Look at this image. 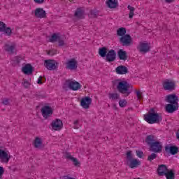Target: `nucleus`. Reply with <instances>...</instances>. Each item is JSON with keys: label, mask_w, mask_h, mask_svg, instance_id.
Listing matches in <instances>:
<instances>
[{"label": "nucleus", "mask_w": 179, "mask_h": 179, "mask_svg": "<svg viewBox=\"0 0 179 179\" xmlns=\"http://www.w3.org/2000/svg\"><path fill=\"white\" fill-rule=\"evenodd\" d=\"M145 143L149 146L150 152L154 153H161L163 150V144L157 141V137L155 135H148L145 138Z\"/></svg>", "instance_id": "1"}, {"label": "nucleus", "mask_w": 179, "mask_h": 179, "mask_svg": "<svg viewBox=\"0 0 179 179\" xmlns=\"http://www.w3.org/2000/svg\"><path fill=\"white\" fill-rule=\"evenodd\" d=\"M144 120L148 124H159V122L163 120L160 114L155 111V109L152 108L150 110L143 116Z\"/></svg>", "instance_id": "2"}, {"label": "nucleus", "mask_w": 179, "mask_h": 179, "mask_svg": "<svg viewBox=\"0 0 179 179\" xmlns=\"http://www.w3.org/2000/svg\"><path fill=\"white\" fill-rule=\"evenodd\" d=\"M115 85H116V89L119 93L122 94H127L129 96V87L130 85L126 80H116L115 81Z\"/></svg>", "instance_id": "3"}, {"label": "nucleus", "mask_w": 179, "mask_h": 179, "mask_svg": "<svg viewBox=\"0 0 179 179\" xmlns=\"http://www.w3.org/2000/svg\"><path fill=\"white\" fill-rule=\"evenodd\" d=\"M127 166L130 169H136L138 166H141V161L137 159H134L132 156V151H128L126 154Z\"/></svg>", "instance_id": "4"}, {"label": "nucleus", "mask_w": 179, "mask_h": 179, "mask_svg": "<svg viewBox=\"0 0 179 179\" xmlns=\"http://www.w3.org/2000/svg\"><path fill=\"white\" fill-rule=\"evenodd\" d=\"M162 86H163L164 90L173 92V90H176V81L171 79H166L163 81Z\"/></svg>", "instance_id": "5"}, {"label": "nucleus", "mask_w": 179, "mask_h": 179, "mask_svg": "<svg viewBox=\"0 0 179 179\" xmlns=\"http://www.w3.org/2000/svg\"><path fill=\"white\" fill-rule=\"evenodd\" d=\"M64 85L69 87L70 90L73 91L79 90V89L82 88V85H80V83L72 80H66Z\"/></svg>", "instance_id": "6"}, {"label": "nucleus", "mask_w": 179, "mask_h": 179, "mask_svg": "<svg viewBox=\"0 0 179 179\" xmlns=\"http://www.w3.org/2000/svg\"><path fill=\"white\" fill-rule=\"evenodd\" d=\"M119 41L123 47H129V45L132 44V37H131V35L129 34H126L123 36H121L119 39Z\"/></svg>", "instance_id": "7"}, {"label": "nucleus", "mask_w": 179, "mask_h": 179, "mask_svg": "<svg viewBox=\"0 0 179 179\" xmlns=\"http://www.w3.org/2000/svg\"><path fill=\"white\" fill-rule=\"evenodd\" d=\"M43 65L48 71H55L58 66V63L55 60L48 59L45 60Z\"/></svg>", "instance_id": "8"}, {"label": "nucleus", "mask_w": 179, "mask_h": 179, "mask_svg": "<svg viewBox=\"0 0 179 179\" xmlns=\"http://www.w3.org/2000/svg\"><path fill=\"white\" fill-rule=\"evenodd\" d=\"M66 69H69L70 71L78 69V61H76V59L73 58L68 60L66 63Z\"/></svg>", "instance_id": "9"}, {"label": "nucleus", "mask_w": 179, "mask_h": 179, "mask_svg": "<svg viewBox=\"0 0 179 179\" xmlns=\"http://www.w3.org/2000/svg\"><path fill=\"white\" fill-rule=\"evenodd\" d=\"M52 108L51 106H45L41 108V113L43 117L47 120V118H49V117H51L52 115Z\"/></svg>", "instance_id": "10"}, {"label": "nucleus", "mask_w": 179, "mask_h": 179, "mask_svg": "<svg viewBox=\"0 0 179 179\" xmlns=\"http://www.w3.org/2000/svg\"><path fill=\"white\" fill-rule=\"evenodd\" d=\"M63 125L64 124H62V121L59 119L55 120L51 124L52 129L54 131H61V129H62Z\"/></svg>", "instance_id": "11"}, {"label": "nucleus", "mask_w": 179, "mask_h": 179, "mask_svg": "<svg viewBox=\"0 0 179 179\" xmlns=\"http://www.w3.org/2000/svg\"><path fill=\"white\" fill-rule=\"evenodd\" d=\"M116 57L117 52H115V50L111 49L109 51H108V53L106 54V61L108 62H114V61H115Z\"/></svg>", "instance_id": "12"}, {"label": "nucleus", "mask_w": 179, "mask_h": 179, "mask_svg": "<svg viewBox=\"0 0 179 179\" xmlns=\"http://www.w3.org/2000/svg\"><path fill=\"white\" fill-rule=\"evenodd\" d=\"M90 104H92V98L85 96L81 99L80 106H83V108L87 110L90 107Z\"/></svg>", "instance_id": "13"}, {"label": "nucleus", "mask_w": 179, "mask_h": 179, "mask_svg": "<svg viewBox=\"0 0 179 179\" xmlns=\"http://www.w3.org/2000/svg\"><path fill=\"white\" fill-rule=\"evenodd\" d=\"M10 156L3 150H0V160L1 163H9Z\"/></svg>", "instance_id": "14"}, {"label": "nucleus", "mask_w": 179, "mask_h": 179, "mask_svg": "<svg viewBox=\"0 0 179 179\" xmlns=\"http://www.w3.org/2000/svg\"><path fill=\"white\" fill-rule=\"evenodd\" d=\"M167 166L164 164H161L158 166L157 170V173L159 177H164V175L167 173Z\"/></svg>", "instance_id": "15"}, {"label": "nucleus", "mask_w": 179, "mask_h": 179, "mask_svg": "<svg viewBox=\"0 0 179 179\" xmlns=\"http://www.w3.org/2000/svg\"><path fill=\"white\" fill-rule=\"evenodd\" d=\"M166 101L171 104L178 106V96L176 94H169L166 96Z\"/></svg>", "instance_id": "16"}, {"label": "nucleus", "mask_w": 179, "mask_h": 179, "mask_svg": "<svg viewBox=\"0 0 179 179\" xmlns=\"http://www.w3.org/2000/svg\"><path fill=\"white\" fill-rule=\"evenodd\" d=\"M165 152L170 153L171 155H177L178 153V148L177 146H165Z\"/></svg>", "instance_id": "17"}, {"label": "nucleus", "mask_w": 179, "mask_h": 179, "mask_svg": "<svg viewBox=\"0 0 179 179\" xmlns=\"http://www.w3.org/2000/svg\"><path fill=\"white\" fill-rule=\"evenodd\" d=\"M138 50H139L140 52H145V53L149 52V51L150 50V46H149V43L141 42L139 43Z\"/></svg>", "instance_id": "18"}, {"label": "nucleus", "mask_w": 179, "mask_h": 179, "mask_svg": "<svg viewBox=\"0 0 179 179\" xmlns=\"http://www.w3.org/2000/svg\"><path fill=\"white\" fill-rule=\"evenodd\" d=\"M177 110H178V105L177 104L169 103L166 106V113H169V114L177 111Z\"/></svg>", "instance_id": "19"}, {"label": "nucleus", "mask_w": 179, "mask_h": 179, "mask_svg": "<svg viewBox=\"0 0 179 179\" xmlns=\"http://www.w3.org/2000/svg\"><path fill=\"white\" fill-rule=\"evenodd\" d=\"M115 71L117 75H127V73H128V68L123 65L117 66Z\"/></svg>", "instance_id": "20"}, {"label": "nucleus", "mask_w": 179, "mask_h": 179, "mask_svg": "<svg viewBox=\"0 0 179 179\" xmlns=\"http://www.w3.org/2000/svg\"><path fill=\"white\" fill-rule=\"evenodd\" d=\"M35 16L36 17H38L39 19H43L46 16L45 10H44V9L43 8H36L35 10Z\"/></svg>", "instance_id": "21"}, {"label": "nucleus", "mask_w": 179, "mask_h": 179, "mask_svg": "<svg viewBox=\"0 0 179 179\" xmlns=\"http://www.w3.org/2000/svg\"><path fill=\"white\" fill-rule=\"evenodd\" d=\"M5 50L8 52V54H15L16 52V45L12 43L11 45L6 44L5 45Z\"/></svg>", "instance_id": "22"}, {"label": "nucleus", "mask_w": 179, "mask_h": 179, "mask_svg": "<svg viewBox=\"0 0 179 179\" xmlns=\"http://www.w3.org/2000/svg\"><path fill=\"white\" fill-rule=\"evenodd\" d=\"M65 158L68 159L69 160H71V162H73L74 166H80V162H79L78 159L71 156V153L66 152V155H65Z\"/></svg>", "instance_id": "23"}, {"label": "nucleus", "mask_w": 179, "mask_h": 179, "mask_svg": "<svg viewBox=\"0 0 179 179\" xmlns=\"http://www.w3.org/2000/svg\"><path fill=\"white\" fill-rule=\"evenodd\" d=\"M117 55L119 57V59L122 61H127L128 59V55H127V51L120 49L117 52Z\"/></svg>", "instance_id": "24"}, {"label": "nucleus", "mask_w": 179, "mask_h": 179, "mask_svg": "<svg viewBox=\"0 0 179 179\" xmlns=\"http://www.w3.org/2000/svg\"><path fill=\"white\" fill-rule=\"evenodd\" d=\"M22 72L25 73V75H31L33 73V66L31 64H27L25 66L22 68Z\"/></svg>", "instance_id": "25"}, {"label": "nucleus", "mask_w": 179, "mask_h": 179, "mask_svg": "<svg viewBox=\"0 0 179 179\" xmlns=\"http://www.w3.org/2000/svg\"><path fill=\"white\" fill-rule=\"evenodd\" d=\"M106 3L110 9H115V8L118 6L117 0H107Z\"/></svg>", "instance_id": "26"}, {"label": "nucleus", "mask_w": 179, "mask_h": 179, "mask_svg": "<svg viewBox=\"0 0 179 179\" xmlns=\"http://www.w3.org/2000/svg\"><path fill=\"white\" fill-rule=\"evenodd\" d=\"M108 52V49L106 47L100 48L99 50V55L102 58L106 57L107 56Z\"/></svg>", "instance_id": "27"}, {"label": "nucleus", "mask_w": 179, "mask_h": 179, "mask_svg": "<svg viewBox=\"0 0 179 179\" xmlns=\"http://www.w3.org/2000/svg\"><path fill=\"white\" fill-rule=\"evenodd\" d=\"M83 15H85L83 10H82L81 8H77L75 12L74 16L78 19H83Z\"/></svg>", "instance_id": "28"}, {"label": "nucleus", "mask_w": 179, "mask_h": 179, "mask_svg": "<svg viewBox=\"0 0 179 179\" xmlns=\"http://www.w3.org/2000/svg\"><path fill=\"white\" fill-rule=\"evenodd\" d=\"M166 179H174L176 178V174L173 170H167L166 174L164 175Z\"/></svg>", "instance_id": "29"}, {"label": "nucleus", "mask_w": 179, "mask_h": 179, "mask_svg": "<svg viewBox=\"0 0 179 179\" xmlns=\"http://www.w3.org/2000/svg\"><path fill=\"white\" fill-rule=\"evenodd\" d=\"M41 145H43V142H41V138L36 137L34 141V148L38 149L41 147Z\"/></svg>", "instance_id": "30"}, {"label": "nucleus", "mask_w": 179, "mask_h": 179, "mask_svg": "<svg viewBox=\"0 0 179 179\" xmlns=\"http://www.w3.org/2000/svg\"><path fill=\"white\" fill-rule=\"evenodd\" d=\"M127 34V29L124 27H120L117 30V34L120 37H123Z\"/></svg>", "instance_id": "31"}, {"label": "nucleus", "mask_w": 179, "mask_h": 179, "mask_svg": "<svg viewBox=\"0 0 179 179\" xmlns=\"http://www.w3.org/2000/svg\"><path fill=\"white\" fill-rule=\"evenodd\" d=\"M127 9H128V10H129V19H132V17H134V16L135 15V8L133 6H131V5H129L127 6Z\"/></svg>", "instance_id": "32"}, {"label": "nucleus", "mask_w": 179, "mask_h": 179, "mask_svg": "<svg viewBox=\"0 0 179 179\" xmlns=\"http://www.w3.org/2000/svg\"><path fill=\"white\" fill-rule=\"evenodd\" d=\"M108 97L110 100H120V94L115 92V93H109Z\"/></svg>", "instance_id": "33"}, {"label": "nucleus", "mask_w": 179, "mask_h": 179, "mask_svg": "<svg viewBox=\"0 0 179 179\" xmlns=\"http://www.w3.org/2000/svg\"><path fill=\"white\" fill-rule=\"evenodd\" d=\"M59 38V36H58L57 34H53L50 38V43H55V41H57Z\"/></svg>", "instance_id": "34"}, {"label": "nucleus", "mask_w": 179, "mask_h": 179, "mask_svg": "<svg viewBox=\"0 0 179 179\" xmlns=\"http://www.w3.org/2000/svg\"><path fill=\"white\" fill-rule=\"evenodd\" d=\"M127 101L125 99H120L119 101V106L120 107L124 108V107H127Z\"/></svg>", "instance_id": "35"}, {"label": "nucleus", "mask_w": 179, "mask_h": 179, "mask_svg": "<svg viewBox=\"0 0 179 179\" xmlns=\"http://www.w3.org/2000/svg\"><path fill=\"white\" fill-rule=\"evenodd\" d=\"M156 157H157V154L152 153L150 155L148 156V162H152V160H155Z\"/></svg>", "instance_id": "36"}, {"label": "nucleus", "mask_w": 179, "mask_h": 179, "mask_svg": "<svg viewBox=\"0 0 179 179\" xmlns=\"http://www.w3.org/2000/svg\"><path fill=\"white\" fill-rule=\"evenodd\" d=\"M57 53H58V51L55 49H52L48 51V55H51L52 57L57 55Z\"/></svg>", "instance_id": "37"}, {"label": "nucleus", "mask_w": 179, "mask_h": 179, "mask_svg": "<svg viewBox=\"0 0 179 179\" xmlns=\"http://www.w3.org/2000/svg\"><path fill=\"white\" fill-rule=\"evenodd\" d=\"M4 31L7 34V36H10V34H12V29H10V28L9 27L6 28V26L5 27L4 31Z\"/></svg>", "instance_id": "38"}, {"label": "nucleus", "mask_w": 179, "mask_h": 179, "mask_svg": "<svg viewBox=\"0 0 179 179\" xmlns=\"http://www.w3.org/2000/svg\"><path fill=\"white\" fill-rule=\"evenodd\" d=\"M2 104H3V106H10V102H9V99H8V98L3 99Z\"/></svg>", "instance_id": "39"}, {"label": "nucleus", "mask_w": 179, "mask_h": 179, "mask_svg": "<svg viewBox=\"0 0 179 179\" xmlns=\"http://www.w3.org/2000/svg\"><path fill=\"white\" fill-rule=\"evenodd\" d=\"M136 94L138 100H142L143 96H142V92L141 91H136Z\"/></svg>", "instance_id": "40"}, {"label": "nucleus", "mask_w": 179, "mask_h": 179, "mask_svg": "<svg viewBox=\"0 0 179 179\" xmlns=\"http://www.w3.org/2000/svg\"><path fill=\"white\" fill-rule=\"evenodd\" d=\"M6 26V24L3 22L0 21V31H4Z\"/></svg>", "instance_id": "41"}, {"label": "nucleus", "mask_w": 179, "mask_h": 179, "mask_svg": "<svg viewBox=\"0 0 179 179\" xmlns=\"http://www.w3.org/2000/svg\"><path fill=\"white\" fill-rule=\"evenodd\" d=\"M22 85H23L24 87H25V89H28V87H30V83H29V81H27V80H24L22 83Z\"/></svg>", "instance_id": "42"}, {"label": "nucleus", "mask_w": 179, "mask_h": 179, "mask_svg": "<svg viewBox=\"0 0 179 179\" xmlns=\"http://www.w3.org/2000/svg\"><path fill=\"white\" fill-rule=\"evenodd\" d=\"M90 15H91L92 17H97V12L94 10H90Z\"/></svg>", "instance_id": "43"}, {"label": "nucleus", "mask_w": 179, "mask_h": 179, "mask_svg": "<svg viewBox=\"0 0 179 179\" xmlns=\"http://www.w3.org/2000/svg\"><path fill=\"white\" fill-rule=\"evenodd\" d=\"M21 59H22V58H20V57H14L13 61H14L15 64H20Z\"/></svg>", "instance_id": "44"}, {"label": "nucleus", "mask_w": 179, "mask_h": 179, "mask_svg": "<svg viewBox=\"0 0 179 179\" xmlns=\"http://www.w3.org/2000/svg\"><path fill=\"white\" fill-rule=\"evenodd\" d=\"M136 155L138 156V157H139L140 159H142V157H143V152L142 151H136Z\"/></svg>", "instance_id": "45"}, {"label": "nucleus", "mask_w": 179, "mask_h": 179, "mask_svg": "<svg viewBox=\"0 0 179 179\" xmlns=\"http://www.w3.org/2000/svg\"><path fill=\"white\" fill-rule=\"evenodd\" d=\"M57 41L59 43V45L60 47H62V45H64L65 44V43L64 42V40L61 39L60 37L59 38V39H57Z\"/></svg>", "instance_id": "46"}, {"label": "nucleus", "mask_w": 179, "mask_h": 179, "mask_svg": "<svg viewBox=\"0 0 179 179\" xmlns=\"http://www.w3.org/2000/svg\"><path fill=\"white\" fill-rule=\"evenodd\" d=\"M73 124H74V129H78V128H79V120L74 121Z\"/></svg>", "instance_id": "47"}, {"label": "nucleus", "mask_w": 179, "mask_h": 179, "mask_svg": "<svg viewBox=\"0 0 179 179\" xmlns=\"http://www.w3.org/2000/svg\"><path fill=\"white\" fill-rule=\"evenodd\" d=\"M38 85H43V77L40 76L37 80Z\"/></svg>", "instance_id": "48"}, {"label": "nucleus", "mask_w": 179, "mask_h": 179, "mask_svg": "<svg viewBox=\"0 0 179 179\" xmlns=\"http://www.w3.org/2000/svg\"><path fill=\"white\" fill-rule=\"evenodd\" d=\"M35 3L41 4L44 3V0H34Z\"/></svg>", "instance_id": "49"}, {"label": "nucleus", "mask_w": 179, "mask_h": 179, "mask_svg": "<svg viewBox=\"0 0 179 179\" xmlns=\"http://www.w3.org/2000/svg\"><path fill=\"white\" fill-rule=\"evenodd\" d=\"M5 173V170L3 169V167L0 166V176H3Z\"/></svg>", "instance_id": "50"}, {"label": "nucleus", "mask_w": 179, "mask_h": 179, "mask_svg": "<svg viewBox=\"0 0 179 179\" xmlns=\"http://www.w3.org/2000/svg\"><path fill=\"white\" fill-rule=\"evenodd\" d=\"M165 2L166 3H172V2H174V0H165Z\"/></svg>", "instance_id": "51"}, {"label": "nucleus", "mask_w": 179, "mask_h": 179, "mask_svg": "<svg viewBox=\"0 0 179 179\" xmlns=\"http://www.w3.org/2000/svg\"><path fill=\"white\" fill-rule=\"evenodd\" d=\"M2 178V176L1 175H0V179H1Z\"/></svg>", "instance_id": "52"}]
</instances>
